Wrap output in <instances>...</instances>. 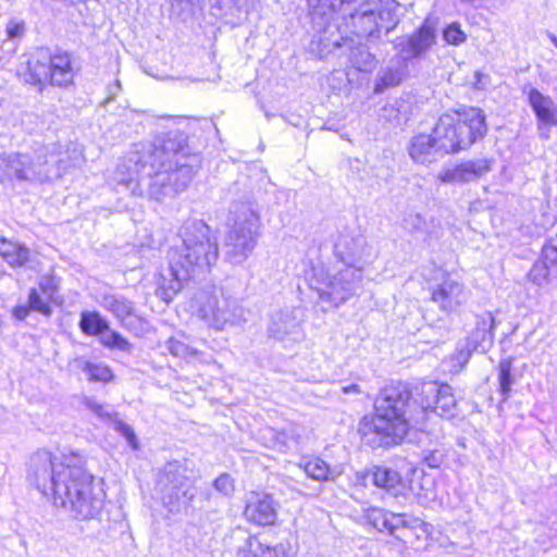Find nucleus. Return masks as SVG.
Instances as JSON below:
<instances>
[{
  "instance_id": "f257e3e1",
  "label": "nucleus",
  "mask_w": 557,
  "mask_h": 557,
  "mask_svg": "<svg viewBox=\"0 0 557 557\" xmlns=\"http://www.w3.org/2000/svg\"><path fill=\"white\" fill-rule=\"evenodd\" d=\"M198 154L187 151L186 136L178 129L169 131L154 137L152 141L135 144L116 175L128 171L127 177L116 176L135 194L144 193L156 201L173 199L185 191L199 170Z\"/></svg>"
},
{
  "instance_id": "f03ea898",
  "label": "nucleus",
  "mask_w": 557,
  "mask_h": 557,
  "mask_svg": "<svg viewBox=\"0 0 557 557\" xmlns=\"http://www.w3.org/2000/svg\"><path fill=\"white\" fill-rule=\"evenodd\" d=\"M182 245L168 252L169 277L162 276L157 295L170 302L188 280L208 272L219 259L218 238L202 220H189L181 230Z\"/></svg>"
},
{
  "instance_id": "7ed1b4c3",
  "label": "nucleus",
  "mask_w": 557,
  "mask_h": 557,
  "mask_svg": "<svg viewBox=\"0 0 557 557\" xmlns=\"http://www.w3.org/2000/svg\"><path fill=\"white\" fill-rule=\"evenodd\" d=\"M410 397V392L403 385L381 391L374 401L375 416L364 417L359 424V433L366 445L373 448L399 445L410 426L424 429L419 406L413 408L409 403Z\"/></svg>"
},
{
  "instance_id": "20e7f679",
  "label": "nucleus",
  "mask_w": 557,
  "mask_h": 557,
  "mask_svg": "<svg viewBox=\"0 0 557 557\" xmlns=\"http://www.w3.org/2000/svg\"><path fill=\"white\" fill-rule=\"evenodd\" d=\"M82 152L74 148L62 151L60 144H50L36 152L35 157L23 153L0 156V182L17 181L45 183L61 177L75 166Z\"/></svg>"
},
{
  "instance_id": "39448f33",
  "label": "nucleus",
  "mask_w": 557,
  "mask_h": 557,
  "mask_svg": "<svg viewBox=\"0 0 557 557\" xmlns=\"http://www.w3.org/2000/svg\"><path fill=\"white\" fill-rule=\"evenodd\" d=\"M74 467L69 472V482L58 491L55 506L70 510L76 519H96L104 504L106 493L100 483L84 469V458L78 454L69 457Z\"/></svg>"
},
{
  "instance_id": "423d86ee",
  "label": "nucleus",
  "mask_w": 557,
  "mask_h": 557,
  "mask_svg": "<svg viewBox=\"0 0 557 557\" xmlns=\"http://www.w3.org/2000/svg\"><path fill=\"white\" fill-rule=\"evenodd\" d=\"M233 225L224 238V256L233 264H242L255 250L260 237L259 206L250 197L235 200L230 207Z\"/></svg>"
},
{
  "instance_id": "0eeeda50",
  "label": "nucleus",
  "mask_w": 557,
  "mask_h": 557,
  "mask_svg": "<svg viewBox=\"0 0 557 557\" xmlns=\"http://www.w3.org/2000/svg\"><path fill=\"white\" fill-rule=\"evenodd\" d=\"M485 132V115L478 108L444 114L432 129L437 149L443 156L469 148L479 138H483Z\"/></svg>"
},
{
  "instance_id": "6e6552de",
  "label": "nucleus",
  "mask_w": 557,
  "mask_h": 557,
  "mask_svg": "<svg viewBox=\"0 0 557 557\" xmlns=\"http://www.w3.org/2000/svg\"><path fill=\"white\" fill-rule=\"evenodd\" d=\"M351 242L354 247L347 250L342 249L343 243L335 246L345 267L331 275L325 286L319 290L320 299L330 307H338L361 289L362 269L356 263L362 257L364 240L352 238Z\"/></svg>"
},
{
  "instance_id": "1a4fd4ad",
  "label": "nucleus",
  "mask_w": 557,
  "mask_h": 557,
  "mask_svg": "<svg viewBox=\"0 0 557 557\" xmlns=\"http://www.w3.org/2000/svg\"><path fill=\"white\" fill-rule=\"evenodd\" d=\"M74 453L53 456L50 451L40 450L30 457L28 480L45 496H52L57 500L58 491L69 482V472L74 468L69 457Z\"/></svg>"
},
{
  "instance_id": "9d476101",
  "label": "nucleus",
  "mask_w": 557,
  "mask_h": 557,
  "mask_svg": "<svg viewBox=\"0 0 557 557\" xmlns=\"http://www.w3.org/2000/svg\"><path fill=\"white\" fill-rule=\"evenodd\" d=\"M156 490L171 512H180L196 496L194 480L186 465L177 460L165 463L160 470Z\"/></svg>"
},
{
  "instance_id": "9b49d317",
  "label": "nucleus",
  "mask_w": 557,
  "mask_h": 557,
  "mask_svg": "<svg viewBox=\"0 0 557 557\" xmlns=\"http://www.w3.org/2000/svg\"><path fill=\"white\" fill-rule=\"evenodd\" d=\"M199 315L211 327L222 331L244 321L243 308L222 287L210 286L197 296Z\"/></svg>"
},
{
  "instance_id": "f8f14e48",
  "label": "nucleus",
  "mask_w": 557,
  "mask_h": 557,
  "mask_svg": "<svg viewBox=\"0 0 557 557\" xmlns=\"http://www.w3.org/2000/svg\"><path fill=\"white\" fill-rule=\"evenodd\" d=\"M414 391V403L419 404V414L423 417L424 428L430 413L447 418L455 416L457 400L448 384H438L435 381L423 382L418 384Z\"/></svg>"
},
{
  "instance_id": "ddd939ff",
  "label": "nucleus",
  "mask_w": 557,
  "mask_h": 557,
  "mask_svg": "<svg viewBox=\"0 0 557 557\" xmlns=\"http://www.w3.org/2000/svg\"><path fill=\"white\" fill-rule=\"evenodd\" d=\"M354 0H308V7L312 22L326 33L334 26L338 33H343L338 17L347 20L345 7Z\"/></svg>"
},
{
  "instance_id": "4468645a",
  "label": "nucleus",
  "mask_w": 557,
  "mask_h": 557,
  "mask_svg": "<svg viewBox=\"0 0 557 557\" xmlns=\"http://www.w3.org/2000/svg\"><path fill=\"white\" fill-rule=\"evenodd\" d=\"M523 92L528 95V101L532 108L537 122L540 136L543 138L549 137V128L557 126V106L554 100L542 94L539 89L524 87Z\"/></svg>"
},
{
  "instance_id": "2eb2a0df",
  "label": "nucleus",
  "mask_w": 557,
  "mask_h": 557,
  "mask_svg": "<svg viewBox=\"0 0 557 557\" xmlns=\"http://www.w3.org/2000/svg\"><path fill=\"white\" fill-rule=\"evenodd\" d=\"M230 537L242 542L237 548V557H288L289 544L287 543L265 545L240 529L232 531Z\"/></svg>"
},
{
  "instance_id": "dca6fc26",
  "label": "nucleus",
  "mask_w": 557,
  "mask_h": 557,
  "mask_svg": "<svg viewBox=\"0 0 557 557\" xmlns=\"http://www.w3.org/2000/svg\"><path fill=\"white\" fill-rule=\"evenodd\" d=\"M246 519L258 525H272L277 518V504L267 493H251L246 503Z\"/></svg>"
},
{
  "instance_id": "f3484780",
  "label": "nucleus",
  "mask_w": 557,
  "mask_h": 557,
  "mask_svg": "<svg viewBox=\"0 0 557 557\" xmlns=\"http://www.w3.org/2000/svg\"><path fill=\"white\" fill-rule=\"evenodd\" d=\"M268 334L278 341H284L289 336L294 341L298 339L301 336L300 309H285L272 314Z\"/></svg>"
},
{
  "instance_id": "a211bd4d",
  "label": "nucleus",
  "mask_w": 557,
  "mask_h": 557,
  "mask_svg": "<svg viewBox=\"0 0 557 557\" xmlns=\"http://www.w3.org/2000/svg\"><path fill=\"white\" fill-rule=\"evenodd\" d=\"M49 51L39 49L33 53L25 65L18 70L20 78L42 91L47 83H49Z\"/></svg>"
},
{
  "instance_id": "6ab92c4d",
  "label": "nucleus",
  "mask_w": 557,
  "mask_h": 557,
  "mask_svg": "<svg viewBox=\"0 0 557 557\" xmlns=\"http://www.w3.org/2000/svg\"><path fill=\"white\" fill-rule=\"evenodd\" d=\"M487 171V160H470L453 168L443 169L437 177L444 184H463L473 182Z\"/></svg>"
},
{
  "instance_id": "aec40b11",
  "label": "nucleus",
  "mask_w": 557,
  "mask_h": 557,
  "mask_svg": "<svg viewBox=\"0 0 557 557\" xmlns=\"http://www.w3.org/2000/svg\"><path fill=\"white\" fill-rule=\"evenodd\" d=\"M435 30L425 23L411 36L398 42L399 53L404 60L419 58L435 44Z\"/></svg>"
},
{
  "instance_id": "412c9836",
  "label": "nucleus",
  "mask_w": 557,
  "mask_h": 557,
  "mask_svg": "<svg viewBox=\"0 0 557 557\" xmlns=\"http://www.w3.org/2000/svg\"><path fill=\"white\" fill-rule=\"evenodd\" d=\"M421 523V520L418 518L382 510L377 511V516L374 517L375 528L380 531L386 530L398 540H404L407 530L416 529L420 527Z\"/></svg>"
},
{
  "instance_id": "4be33fe9",
  "label": "nucleus",
  "mask_w": 557,
  "mask_h": 557,
  "mask_svg": "<svg viewBox=\"0 0 557 557\" xmlns=\"http://www.w3.org/2000/svg\"><path fill=\"white\" fill-rule=\"evenodd\" d=\"M348 21L346 26H351V32L358 37H372L380 30L375 16V3H372L371 0L362 3L355 12H350Z\"/></svg>"
},
{
  "instance_id": "5701e85b",
  "label": "nucleus",
  "mask_w": 557,
  "mask_h": 557,
  "mask_svg": "<svg viewBox=\"0 0 557 557\" xmlns=\"http://www.w3.org/2000/svg\"><path fill=\"white\" fill-rule=\"evenodd\" d=\"M84 404L99 419L112 423L114 430L126 438L133 449L138 448V441L132 426L119 419L117 413L109 405L99 404L92 398H86Z\"/></svg>"
},
{
  "instance_id": "b1692460",
  "label": "nucleus",
  "mask_w": 557,
  "mask_h": 557,
  "mask_svg": "<svg viewBox=\"0 0 557 557\" xmlns=\"http://www.w3.org/2000/svg\"><path fill=\"white\" fill-rule=\"evenodd\" d=\"M432 300L443 311H453L466 301V292L462 284L448 277L433 290Z\"/></svg>"
},
{
  "instance_id": "393cba45",
  "label": "nucleus",
  "mask_w": 557,
  "mask_h": 557,
  "mask_svg": "<svg viewBox=\"0 0 557 557\" xmlns=\"http://www.w3.org/2000/svg\"><path fill=\"white\" fill-rule=\"evenodd\" d=\"M408 153L416 163L420 164H430L443 157L442 151L437 149L433 133L412 137L408 146Z\"/></svg>"
},
{
  "instance_id": "a878e982",
  "label": "nucleus",
  "mask_w": 557,
  "mask_h": 557,
  "mask_svg": "<svg viewBox=\"0 0 557 557\" xmlns=\"http://www.w3.org/2000/svg\"><path fill=\"white\" fill-rule=\"evenodd\" d=\"M49 84L58 87H66L73 83L74 72L71 55L67 52L49 53Z\"/></svg>"
},
{
  "instance_id": "bb28decb",
  "label": "nucleus",
  "mask_w": 557,
  "mask_h": 557,
  "mask_svg": "<svg viewBox=\"0 0 557 557\" xmlns=\"http://www.w3.org/2000/svg\"><path fill=\"white\" fill-rule=\"evenodd\" d=\"M370 475L376 487L386 491L393 496H398L406 490V483L400 473L395 469L385 466H374L370 470Z\"/></svg>"
},
{
  "instance_id": "cd10ccee",
  "label": "nucleus",
  "mask_w": 557,
  "mask_h": 557,
  "mask_svg": "<svg viewBox=\"0 0 557 557\" xmlns=\"http://www.w3.org/2000/svg\"><path fill=\"white\" fill-rule=\"evenodd\" d=\"M528 277L539 287L547 286L557 278V261L549 260L548 256L542 251L541 258L530 269Z\"/></svg>"
},
{
  "instance_id": "c85d7f7f",
  "label": "nucleus",
  "mask_w": 557,
  "mask_h": 557,
  "mask_svg": "<svg viewBox=\"0 0 557 557\" xmlns=\"http://www.w3.org/2000/svg\"><path fill=\"white\" fill-rule=\"evenodd\" d=\"M0 256L13 268H21L29 260L30 250L24 244L0 237Z\"/></svg>"
},
{
  "instance_id": "c756f323",
  "label": "nucleus",
  "mask_w": 557,
  "mask_h": 557,
  "mask_svg": "<svg viewBox=\"0 0 557 557\" xmlns=\"http://www.w3.org/2000/svg\"><path fill=\"white\" fill-rule=\"evenodd\" d=\"M102 306L112 312L126 327H129L133 323V320L136 319L134 314V305L125 297L115 295L104 296L102 299Z\"/></svg>"
},
{
  "instance_id": "7c9ffc66",
  "label": "nucleus",
  "mask_w": 557,
  "mask_h": 557,
  "mask_svg": "<svg viewBox=\"0 0 557 557\" xmlns=\"http://www.w3.org/2000/svg\"><path fill=\"white\" fill-rule=\"evenodd\" d=\"M375 3V16L379 22V29L385 28L388 33L398 23L397 10L399 4L395 0H371Z\"/></svg>"
},
{
  "instance_id": "2f4dec72",
  "label": "nucleus",
  "mask_w": 557,
  "mask_h": 557,
  "mask_svg": "<svg viewBox=\"0 0 557 557\" xmlns=\"http://www.w3.org/2000/svg\"><path fill=\"white\" fill-rule=\"evenodd\" d=\"M79 327L89 336H101L108 331L109 323L96 311H84L81 313Z\"/></svg>"
},
{
  "instance_id": "473e14b6",
  "label": "nucleus",
  "mask_w": 557,
  "mask_h": 557,
  "mask_svg": "<svg viewBox=\"0 0 557 557\" xmlns=\"http://www.w3.org/2000/svg\"><path fill=\"white\" fill-rule=\"evenodd\" d=\"M349 60L352 66L360 72H370L375 65L374 57L362 46L351 49Z\"/></svg>"
},
{
  "instance_id": "72a5a7b5",
  "label": "nucleus",
  "mask_w": 557,
  "mask_h": 557,
  "mask_svg": "<svg viewBox=\"0 0 557 557\" xmlns=\"http://www.w3.org/2000/svg\"><path fill=\"white\" fill-rule=\"evenodd\" d=\"M300 467L309 478L315 481L329 480L330 467L324 460L320 458H312L304 461Z\"/></svg>"
},
{
  "instance_id": "f704fd0d",
  "label": "nucleus",
  "mask_w": 557,
  "mask_h": 557,
  "mask_svg": "<svg viewBox=\"0 0 557 557\" xmlns=\"http://www.w3.org/2000/svg\"><path fill=\"white\" fill-rule=\"evenodd\" d=\"M100 342L106 347L116 348L121 351H129L132 348V344L126 338L110 329L100 336Z\"/></svg>"
},
{
  "instance_id": "c9c22d12",
  "label": "nucleus",
  "mask_w": 557,
  "mask_h": 557,
  "mask_svg": "<svg viewBox=\"0 0 557 557\" xmlns=\"http://www.w3.org/2000/svg\"><path fill=\"white\" fill-rule=\"evenodd\" d=\"M498 382H499V389L506 398L510 392V387L513 382V379L511 375V360L510 359H504L500 361V363L498 366Z\"/></svg>"
},
{
  "instance_id": "e433bc0d",
  "label": "nucleus",
  "mask_w": 557,
  "mask_h": 557,
  "mask_svg": "<svg viewBox=\"0 0 557 557\" xmlns=\"http://www.w3.org/2000/svg\"><path fill=\"white\" fill-rule=\"evenodd\" d=\"M83 370L91 381L109 382L113 379L112 371L107 366L86 362Z\"/></svg>"
},
{
  "instance_id": "4c0bfd02",
  "label": "nucleus",
  "mask_w": 557,
  "mask_h": 557,
  "mask_svg": "<svg viewBox=\"0 0 557 557\" xmlns=\"http://www.w3.org/2000/svg\"><path fill=\"white\" fill-rule=\"evenodd\" d=\"M166 349L175 357L187 358L189 356H196L197 350L189 347L184 342L177 338H170L165 343Z\"/></svg>"
},
{
  "instance_id": "58836bf2",
  "label": "nucleus",
  "mask_w": 557,
  "mask_h": 557,
  "mask_svg": "<svg viewBox=\"0 0 557 557\" xmlns=\"http://www.w3.org/2000/svg\"><path fill=\"white\" fill-rule=\"evenodd\" d=\"M28 306L33 311H37L46 317H49L52 313L50 306L42 299L36 288H32L29 292Z\"/></svg>"
},
{
  "instance_id": "ea45409f",
  "label": "nucleus",
  "mask_w": 557,
  "mask_h": 557,
  "mask_svg": "<svg viewBox=\"0 0 557 557\" xmlns=\"http://www.w3.org/2000/svg\"><path fill=\"white\" fill-rule=\"evenodd\" d=\"M444 39L450 45L461 44L466 36L460 29V26L456 23L448 25L443 33Z\"/></svg>"
},
{
  "instance_id": "a19ab883",
  "label": "nucleus",
  "mask_w": 557,
  "mask_h": 557,
  "mask_svg": "<svg viewBox=\"0 0 557 557\" xmlns=\"http://www.w3.org/2000/svg\"><path fill=\"white\" fill-rule=\"evenodd\" d=\"M213 485L216 491L224 495H231L234 491L233 480L228 474H221L215 479Z\"/></svg>"
},
{
  "instance_id": "79ce46f5",
  "label": "nucleus",
  "mask_w": 557,
  "mask_h": 557,
  "mask_svg": "<svg viewBox=\"0 0 557 557\" xmlns=\"http://www.w3.org/2000/svg\"><path fill=\"white\" fill-rule=\"evenodd\" d=\"M25 23L24 22H15L10 21L7 25V36L9 39L21 38L25 33Z\"/></svg>"
},
{
  "instance_id": "37998d69",
  "label": "nucleus",
  "mask_w": 557,
  "mask_h": 557,
  "mask_svg": "<svg viewBox=\"0 0 557 557\" xmlns=\"http://www.w3.org/2000/svg\"><path fill=\"white\" fill-rule=\"evenodd\" d=\"M423 460L430 468H438L444 461V454L440 450L428 451Z\"/></svg>"
},
{
  "instance_id": "c03bdc74",
  "label": "nucleus",
  "mask_w": 557,
  "mask_h": 557,
  "mask_svg": "<svg viewBox=\"0 0 557 557\" xmlns=\"http://www.w3.org/2000/svg\"><path fill=\"white\" fill-rule=\"evenodd\" d=\"M542 251L548 256V259H554L557 261V235L552 237L547 244H545L542 248Z\"/></svg>"
},
{
  "instance_id": "a18cd8bd",
  "label": "nucleus",
  "mask_w": 557,
  "mask_h": 557,
  "mask_svg": "<svg viewBox=\"0 0 557 557\" xmlns=\"http://www.w3.org/2000/svg\"><path fill=\"white\" fill-rule=\"evenodd\" d=\"M406 225L413 231H420L424 226L425 222L423 221L420 214H410L405 220Z\"/></svg>"
},
{
  "instance_id": "49530a36",
  "label": "nucleus",
  "mask_w": 557,
  "mask_h": 557,
  "mask_svg": "<svg viewBox=\"0 0 557 557\" xmlns=\"http://www.w3.org/2000/svg\"><path fill=\"white\" fill-rule=\"evenodd\" d=\"M30 310L29 306H17L14 308L13 314L17 320H24Z\"/></svg>"
},
{
  "instance_id": "de8ad7c7",
  "label": "nucleus",
  "mask_w": 557,
  "mask_h": 557,
  "mask_svg": "<svg viewBox=\"0 0 557 557\" xmlns=\"http://www.w3.org/2000/svg\"><path fill=\"white\" fill-rule=\"evenodd\" d=\"M473 77H474V81L472 82L473 87L476 89H484L485 88L484 73L476 71V72H474Z\"/></svg>"
},
{
  "instance_id": "09e8293b",
  "label": "nucleus",
  "mask_w": 557,
  "mask_h": 557,
  "mask_svg": "<svg viewBox=\"0 0 557 557\" xmlns=\"http://www.w3.org/2000/svg\"><path fill=\"white\" fill-rule=\"evenodd\" d=\"M342 392L344 394H360L361 393V389H360V386L357 385V384H350V385H347V386H344L342 387Z\"/></svg>"
},
{
  "instance_id": "8fccbe9b",
  "label": "nucleus",
  "mask_w": 557,
  "mask_h": 557,
  "mask_svg": "<svg viewBox=\"0 0 557 557\" xmlns=\"http://www.w3.org/2000/svg\"><path fill=\"white\" fill-rule=\"evenodd\" d=\"M470 357V350H467V352H465L463 350H461L459 352V358L458 360L462 359L463 362H467L468 358Z\"/></svg>"
},
{
  "instance_id": "3c124183",
  "label": "nucleus",
  "mask_w": 557,
  "mask_h": 557,
  "mask_svg": "<svg viewBox=\"0 0 557 557\" xmlns=\"http://www.w3.org/2000/svg\"><path fill=\"white\" fill-rule=\"evenodd\" d=\"M547 37L549 38L552 44L557 48V37L550 32H547Z\"/></svg>"
},
{
  "instance_id": "603ef678",
  "label": "nucleus",
  "mask_w": 557,
  "mask_h": 557,
  "mask_svg": "<svg viewBox=\"0 0 557 557\" xmlns=\"http://www.w3.org/2000/svg\"><path fill=\"white\" fill-rule=\"evenodd\" d=\"M382 81H383V83H384L385 85H391V84H392V81H391V79H388L387 77H383V78H382Z\"/></svg>"
},
{
  "instance_id": "864d4df0",
  "label": "nucleus",
  "mask_w": 557,
  "mask_h": 557,
  "mask_svg": "<svg viewBox=\"0 0 557 557\" xmlns=\"http://www.w3.org/2000/svg\"><path fill=\"white\" fill-rule=\"evenodd\" d=\"M40 289L44 294H47V287L44 285V283H40Z\"/></svg>"
},
{
  "instance_id": "5fc2aeb1",
  "label": "nucleus",
  "mask_w": 557,
  "mask_h": 557,
  "mask_svg": "<svg viewBox=\"0 0 557 557\" xmlns=\"http://www.w3.org/2000/svg\"><path fill=\"white\" fill-rule=\"evenodd\" d=\"M334 46L335 47H342L343 45L341 42H338L337 40L334 41Z\"/></svg>"
},
{
  "instance_id": "6e6d98bb",
  "label": "nucleus",
  "mask_w": 557,
  "mask_h": 557,
  "mask_svg": "<svg viewBox=\"0 0 557 557\" xmlns=\"http://www.w3.org/2000/svg\"><path fill=\"white\" fill-rule=\"evenodd\" d=\"M344 39V45H346L348 41H351L350 39L348 38H343Z\"/></svg>"
}]
</instances>
